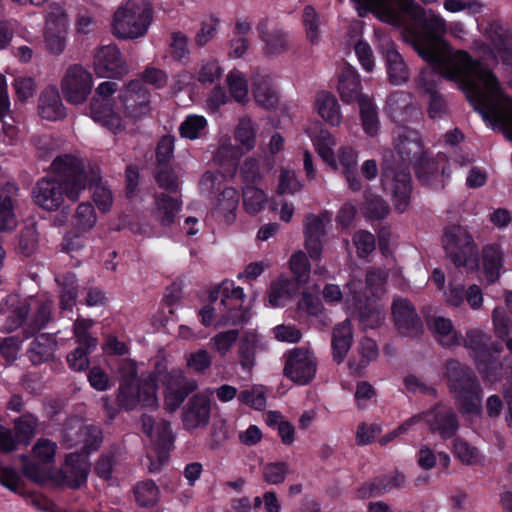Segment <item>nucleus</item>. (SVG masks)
Here are the masks:
<instances>
[{"mask_svg": "<svg viewBox=\"0 0 512 512\" xmlns=\"http://www.w3.org/2000/svg\"><path fill=\"white\" fill-rule=\"evenodd\" d=\"M397 3L398 8H395L386 0L372 1L378 18L389 25L404 26V15L413 21V26L405 28L408 40L417 54L429 65L449 77H455L465 70L478 72L480 80L489 91L488 94H483L476 89L475 100L478 107L487 109V104L494 101L492 97L499 88V80L495 73L465 50H458L453 57L444 56L439 43L444 42L445 20L432 10L427 13L415 0H397Z\"/></svg>", "mask_w": 512, "mask_h": 512, "instance_id": "nucleus-1", "label": "nucleus"}, {"mask_svg": "<svg viewBox=\"0 0 512 512\" xmlns=\"http://www.w3.org/2000/svg\"><path fill=\"white\" fill-rule=\"evenodd\" d=\"M400 163L385 162L381 171V186L391 196L395 210L403 213L410 205L413 190L410 165L427 151H424L419 133L407 127L398 129L394 144Z\"/></svg>", "mask_w": 512, "mask_h": 512, "instance_id": "nucleus-2", "label": "nucleus"}, {"mask_svg": "<svg viewBox=\"0 0 512 512\" xmlns=\"http://www.w3.org/2000/svg\"><path fill=\"white\" fill-rule=\"evenodd\" d=\"M51 169L55 178L42 177L32 189L34 203L46 211H57L64 203V196L75 202L86 189L87 172L82 160L72 155L56 157Z\"/></svg>", "mask_w": 512, "mask_h": 512, "instance_id": "nucleus-3", "label": "nucleus"}, {"mask_svg": "<svg viewBox=\"0 0 512 512\" xmlns=\"http://www.w3.org/2000/svg\"><path fill=\"white\" fill-rule=\"evenodd\" d=\"M166 390L189 387L190 382H185V376L181 369L167 370L159 363L146 377H139L136 369L122 376L117 392V403L120 409L132 411L138 406L156 410L159 406L157 392L159 382Z\"/></svg>", "mask_w": 512, "mask_h": 512, "instance_id": "nucleus-4", "label": "nucleus"}, {"mask_svg": "<svg viewBox=\"0 0 512 512\" xmlns=\"http://www.w3.org/2000/svg\"><path fill=\"white\" fill-rule=\"evenodd\" d=\"M243 289L232 280L225 279L209 293V304L198 312L200 323L205 327L243 325L249 321V310L244 308Z\"/></svg>", "mask_w": 512, "mask_h": 512, "instance_id": "nucleus-5", "label": "nucleus"}, {"mask_svg": "<svg viewBox=\"0 0 512 512\" xmlns=\"http://www.w3.org/2000/svg\"><path fill=\"white\" fill-rule=\"evenodd\" d=\"M464 346L472 351L476 368L484 380L496 382L502 377L512 379V339L507 341L510 354L501 362L496 355L499 352L498 347L493 346V353L487 344V336L480 330L467 331Z\"/></svg>", "mask_w": 512, "mask_h": 512, "instance_id": "nucleus-6", "label": "nucleus"}, {"mask_svg": "<svg viewBox=\"0 0 512 512\" xmlns=\"http://www.w3.org/2000/svg\"><path fill=\"white\" fill-rule=\"evenodd\" d=\"M445 378L459 411L463 414L477 412L483 391L473 369L456 359H450L445 365Z\"/></svg>", "mask_w": 512, "mask_h": 512, "instance_id": "nucleus-7", "label": "nucleus"}, {"mask_svg": "<svg viewBox=\"0 0 512 512\" xmlns=\"http://www.w3.org/2000/svg\"><path fill=\"white\" fill-rule=\"evenodd\" d=\"M439 75L444 76L447 79L450 80H458L463 78L464 76H473L476 79V82H470L469 83V102L474 107V110L477 111L483 119H489L491 115H498L499 114V97L502 94V88L499 84V88L497 92H495V95H493V100L490 104H487V109L478 107V103L475 100L476 95V89L482 92L483 94H488V88L486 85L480 80L479 73L476 71H468L465 70L461 74L455 76V77H449L444 72L432 67L430 65V68L422 69L417 76L415 82L417 89L421 90L425 94H430L432 92H436L437 87V78H439Z\"/></svg>", "mask_w": 512, "mask_h": 512, "instance_id": "nucleus-8", "label": "nucleus"}, {"mask_svg": "<svg viewBox=\"0 0 512 512\" xmlns=\"http://www.w3.org/2000/svg\"><path fill=\"white\" fill-rule=\"evenodd\" d=\"M153 20V7L149 2L128 0L119 7L113 17V34L120 39H136L144 36Z\"/></svg>", "mask_w": 512, "mask_h": 512, "instance_id": "nucleus-9", "label": "nucleus"}, {"mask_svg": "<svg viewBox=\"0 0 512 512\" xmlns=\"http://www.w3.org/2000/svg\"><path fill=\"white\" fill-rule=\"evenodd\" d=\"M200 189L207 193L213 201V215L223 217L227 224H232L236 219V211L240 201L238 190L226 186L222 173L206 171L200 180Z\"/></svg>", "mask_w": 512, "mask_h": 512, "instance_id": "nucleus-10", "label": "nucleus"}, {"mask_svg": "<svg viewBox=\"0 0 512 512\" xmlns=\"http://www.w3.org/2000/svg\"><path fill=\"white\" fill-rule=\"evenodd\" d=\"M442 242L446 255L456 267L471 270L478 267L477 246L465 228L460 225L446 227Z\"/></svg>", "mask_w": 512, "mask_h": 512, "instance_id": "nucleus-11", "label": "nucleus"}, {"mask_svg": "<svg viewBox=\"0 0 512 512\" xmlns=\"http://www.w3.org/2000/svg\"><path fill=\"white\" fill-rule=\"evenodd\" d=\"M121 110L127 119L142 120L151 112V93L139 79L129 81L118 94Z\"/></svg>", "mask_w": 512, "mask_h": 512, "instance_id": "nucleus-12", "label": "nucleus"}, {"mask_svg": "<svg viewBox=\"0 0 512 512\" xmlns=\"http://www.w3.org/2000/svg\"><path fill=\"white\" fill-rule=\"evenodd\" d=\"M283 374L298 385L309 384L316 374L317 361L313 353L304 348H293L284 354Z\"/></svg>", "mask_w": 512, "mask_h": 512, "instance_id": "nucleus-13", "label": "nucleus"}, {"mask_svg": "<svg viewBox=\"0 0 512 512\" xmlns=\"http://www.w3.org/2000/svg\"><path fill=\"white\" fill-rule=\"evenodd\" d=\"M414 172L422 185L439 189L444 187L443 179L450 176L451 170L444 153H438L435 158H431L426 152L415 162Z\"/></svg>", "mask_w": 512, "mask_h": 512, "instance_id": "nucleus-14", "label": "nucleus"}, {"mask_svg": "<svg viewBox=\"0 0 512 512\" xmlns=\"http://www.w3.org/2000/svg\"><path fill=\"white\" fill-rule=\"evenodd\" d=\"M62 92L67 102L81 104L92 91V75L80 65L70 66L62 79Z\"/></svg>", "mask_w": 512, "mask_h": 512, "instance_id": "nucleus-15", "label": "nucleus"}, {"mask_svg": "<svg viewBox=\"0 0 512 512\" xmlns=\"http://www.w3.org/2000/svg\"><path fill=\"white\" fill-rule=\"evenodd\" d=\"M420 415L421 422L425 421L431 433L442 440L452 439L459 430V419L452 407L437 405Z\"/></svg>", "mask_w": 512, "mask_h": 512, "instance_id": "nucleus-16", "label": "nucleus"}, {"mask_svg": "<svg viewBox=\"0 0 512 512\" xmlns=\"http://www.w3.org/2000/svg\"><path fill=\"white\" fill-rule=\"evenodd\" d=\"M95 73L101 78L120 79L129 69L119 48L115 44L101 46L94 57Z\"/></svg>", "mask_w": 512, "mask_h": 512, "instance_id": "nucleus-17", "label": "nucleus"}, {"mask_svg": "<svg viewBox=\"0 0 512 512\" xmlns=\"http://www.w3.org/2000/svg\"><path fill=\"white\" fill-rule=\"evenodd\" d=\"M391 309L395 326L402 335L419 336L423 333V322L408 299H395Z\"/></svg>", "mask_w": 512, "mask_h": 512, "instance_id": "nucleus-18", "label": "nucleus"}, {"mask_svg": "<svg viewBox=\"0 0 512 512\" xmlns=\"http://www.w3.org/2000/svg\"><path fill=\"white\" fill-rule=\"evenodd\" d=\"M87 475V466L82 456L70 453L65 457L64 466L56 473H51V479L60 486L77 489L87 480Z\"/></svg>", "mask_w": 512, "mask_h": 512, "instance_id": "nucleus-19", "label": "nucleus"}, {"mask_svg": "<svg viewBox=\"0 0 512 512\" xmlns=\"http://www.w3.org/2000/svg\"><path fill=\"white\" fill-rule=\"evenodd\" d=\"M88 113L94 122L117 134L122 130V119L115 111L114 103L106 99L92 98Z\"/></svg>", "mask_w": 512, "mask_h": 512, "instance_id": "nucleus-20", "label": "nucleus"}, {"mask_svg": "<svg viewBox=\"0 0 512 512\" xmlns=\"http://www.w3.org/2000/svg\"><path fill=\"white\" fill-rule=\"evenodd\" d=\"M211 399L203 393L194 394L183 409V422L193 428L206 426L210 421Z\"/></svg>", "mask_w": 512, "mask_h": 512, "instance_id": "nucleus-21", "label": "nucleus"}, {"mask_svg": "<svg viewBox=\"0 0 512 512\" xmlns=\"http://www.w3.org/2000/svg\"><path fill=\"white\" fill-rule=\"evenodd\" d=\"M256 30L260 40L264 43V53L267 56L280 55L289 49L287 33L279 27L268 29V20L262 19Z\"/></svg>", "mask_w": 512, "mask_h": 512, "instance_id": "nucleus-22", "label": "nucleus"}, {"mask_svg": "<svg viewBox=\"0 0 512 512\" xmlns=\"http://www.w3.org/2000/svg\"><path fill=\"white\" fill-rule=\"evenodd\" d=\"M67 19L64 14H52L46 22L44 39L47 50L60 55L66 47Z\"/></svg>", "mask_w": 512, "mask_h": 512, "instance_id": "nucleus-23", "label": "nucleus"}, {"mask_svg": "<svg viewBox=\"0 0 512 512\" xmlns=\"http://www.w3.org/2000/svg\"><path fill=\"white\" fill-rule=\"evenodd\" d=\"M405 476L396 471L392 475L377 476L363 483L357 490V496L361 499L381 496L394 488H399L404 484Z\"/></svg>", "mask_w": 512, "mask_h": 512, "instance_id": "nucleus-24", "label": "nucleus"}, {"mask_svg": "<svg viewBox=\"0 0 512 512\" xmlns=\"http://www.w3.org/2000/svg\"><path fill=\"white\" fill-rule=\"evenodd\" d=\"M18 186L12 182H6L0 188V232L12 231L17 226L15 215V197Z\"/></svg>", "mask_w": 512, "mask_h": 512, "instance_id": "nucleus-25", "label": "nucleus"}, {"mask_svg": "<svg viewBox=\"0 0 512 512\" xmlns=\"http://www.w3.org/2000/svg\"><path fill=\"white\" fill-rule=\"evenodd\" d=\"M383 58L387 71L388 80L392 85H402L409 79V69L402 55L396 49L393 42L383 47Z\"/></svg>", "mask_w": 512, "mask_h": 512, "instance_id": "nucleus-26", "label": "nucleus"}, {"mask_svg": "<svg viewBox=\"0 0 512 512\" xmlns=\"http://www.w3.org/2000/svg\"><path fill=\"white\" fill-rule=\"evenodd\" d=\"M38 113L41 118L56 121L66 116L60 93L56 86H47L38 100Z\"/></svg>", "mask_w": 512, "mask_h": 512, "instance_id": "nucleus-27", "label": "nucleus"}, {"mask_svg": "<svg viewBox=\"0 0 512 512\" xmlns=\"http://www.w3.org/2000/svg\"><path fill=\"white\" fill-rule=\"evenodd\" d=\"M341 100L350 104L354 101L360 103V99L366 97L361 93V81L358 72L350 65L343 67L338 76L337 86Z\"/></svg>", "mask_w": 512, "mask_h": 512, "instance_id": "nucleus-28", "label": "nucleus"}, {"mask_svg": "<svg viewBox=\"0 0 512 512\" xmlns=\"http://www.w3.org/2000/svg\"><path fill=\"white\" fill-rule=\"evenodd\" d=\"M64 438L71 446L82 443V451L89 454L101 446L102 432L95 425L80 424L75 437L72 435V429L65 428Z\"/></svg>", "mask_w": 512, "mask_h": 512, "instance_id": "nucleus-29", "label": "nucleus"}, {"mask_svg": "<svg viewBox=\"0 0 512 512\" xmlns=\"http://www.w3.org/2000/svg\"><path fill=\"white\" fill-rule=\"evenodd\" d=\"M358 153L350 146H343L337 152V165L342 167V173L347 181L348 187L353 192H359L363 185L358 176Z\"/></svg>", "mask_w": 512, "mask_h": 512, "instance_id": "nucleus-30", "label": "nucleus"}, {"mask_svg": "<svg viewBox=\"0 0 512 512\" xmlns=\"http://www.w3.org/2000/svg\"><path fill=\"white\" fill-rule=\"evenodd\" d=\"M56 340L53 334L41 333L30 343L26 355L32 365L49 362L54 357Z\"/></svg>", "mask_w": 512, "mask_h": 512, "instance_id": "nucleus-31", "label": "nucleus"}, {"mask_svg": "<svg viewBox=\"0 0 512 512\" xmlns=\"http://www.w3.org/2000/svg\"><path fill=\"white\" fill-rule=\"evenodd\" d=\"M318 115L330 126H339L342 122L340 104L331 92H319L315 100Z\"/></svg>", "mask_w": 512, "mask_h": 512, "instance_id": "nucleus-32", "label": "nucleus"}, {"mask_svg": "<svg viewBox=\"0 0 512 512\" xmlns=\"http://www.w3.org/2000/svg\"><path fill=\"white\" fill-rule=\"evenodd\" d=\"M481 260L489 283H495L500 277L503 266V251L499 244H487L482 248Z\"/></svg>", "mask_w": 512, "mask_h": 512, "instance_id": "nucleus-33", "label": "nucleus"}, {"mask_svg": "<svg viewBox=\"0 0 512 512\" xmlns=\"http://www.w3.org/2000/svg\"><path fill=\"white\" fill-rule=\"evenodd\" d=\"M156 218L162 227H170L175 223L176 215L182 208V202L166 193L155 196Z\"/></svg>", "mask_w": 512, "mask_h": 512, "instance_id": "nucleus-34", "label": "nucleus"}, {"mask_svg": "<svg viewBox=\"0 0 512 512\" xmlns=\"http://www.w3.org/2000/svg\"><path fill=\"white\" fill-rule=\"evenodd\" d=\"M255 102L266 109L274 108L278 103V95L271 84V78L267 75L254 76L251 84Z\"/></svg>", "mask_w": 512, "mask_h": 512, "instance_id": "nucleus-35", "label": "nucleus"}, {"mask_svg": "<svg viewBox=\"0 0 512 512\" xmlns=\"http://www.w3.org/2000/svg\"><path fill=\"white\" fill-rule=\"evenodd\" d=\"M352 330L350 322L345 320L336 325L332 332V350L333 358L337 363L343 361L352 344Z\"/></svg>", "mask_w": 512, "mask_h": 512, "instance_id": "nucleus-36", "label": "nucleus"}, {"mask_svg": "<svg viewBox=\"0 0 512 512\" xmlns=\"http://www.w3.org/2000/svg\"><path fill=\"white\" fill-rule=\"evenodd\" d=\"M52 312L53 302L51 300H45L39 303L27 327L23 330L25 334L24 337H33L42 329L46 328L48 324L53 320Z\"/></svg>", "mask_w": 512, "mask_h": 512, "instance_id": "nucleus-37", "label": "nucleus"}, {"mask_svg": "<svg viewBox=\"0 0 512 512\" xmlns=\"http://www.w3.org/2000/svg\"><path fill=\"white\" fill-rule=\"evenodd\" d=\"M92 193V199L97 208L106 213L110 210L113 202L111 191L102 185L101 177L98 173L92 172L91 176L87 175V185Z\"/></svg>", "mask_w": 512, "mask_h": 512, "instance_id": "nucleus-38", "label": "nucleus"}, {"mask_svg": "<svg viewBox=\"0 0 512 512\" xmlns=\"http://www.w3.org/2000/svg\"><path fill=\"white\" fill-rule=\"evenodd\" d=\"M433 326L436 338L443 347L451 348L461 344L463 337L461 333L454 330L450 319L436 317Z\"/></svg>", "mask_w": 512, "mask_h": 512, "instance_id": "nucleus-39", "label": "nucleus"}, {"mask_svg": "<svg viewBox=\"0 0 512 512\" xmlns=\"http://www.w3.org/2000/svg\"><path fill=\"white\" fill-rule=\"evenodd\" d=\"M38 418L26 412L14 420L15 438L19 445L27 446L35 436Z\"/></svg>", "mask_w": 512, "mask_h": 512, "instance_id": "nucleus-40", "label": "nucleus"}, {"mask_svg": "<svg viewBox=\"0 0 512 512\" xmlns=\"http://www.w3.org/2000/svg\"><path fill=\"white\" fill-rule=\"evenodd\" d=\"M208 121L202 115H187L179 126V134L184 139L196 140L207 134Z\"/></svg>", "mask_w": 512, "mask_h": 512, "instance_id": "nucleus-41", "label": "nucleus"}, {"mask_svg": "<svg viewBox=\"0 0 512 512\" xmlns=\"http://www.w3.org/2000/svg\"><path fill=\"white\" fill-rule=\"evenodd\" d=\"M359 109L364 132L370 137L376 136L380 127L376 106L369 97H363L360 99Z\"/></svg>", "mask_w": 512, "mask_h": 512, "instance_id": "nucleus-42", "label": "nucleus"}, {"mask_svg": "<svg viewBox=\"0 0 512 512\" xmlns=\"http://www.w3.org/2000/svg\"><path fill=\"white\" fill-rule=\"evenodd\" d=\"M173 441L170 423L162 421L156 427V437L153 440L154 454L159 455L161 459L168 460Z\"/></svg>", "mask_w": 512, "mask_h": 512, "instance_id": "nucleus-43", "label": "nucleus"}, {"mask_svg": "<svg viewBox=\"0 0 512 512\" xmlns=\"http://www.w3.org/2000/svg\"><path fill=\"white\" fill-rule=\"evenodd\" d=\"M242 196L244 209L250 215L259 213L267 202V196L264 191L254 185L243 187Z\"/></svg>", "mask_w": 512, "mask_h": 512, "instance_id": "nucleus-44", "label": "nucleus"}, {"mask_svg": "<svg viewBox=\"0 0 512 512\" xmlns=\"http://www.w3.org/2000/svg\"><path fill=\"white\" fill-rule=\"evenodd\" d=\"M227 84L231 97L238 103L248 102V82L239 70H232L227 75Z\"/></svg>", "mask_w": 512, "mask_h": 512, "instance_id": "nucleus-45", "label": "nucleus"}, {"mask_svg": "<svg viewBox=\"0 0 512 512\" xmlns=\"http://www.w3.org/2000/svg\"><path fill=\"white\" fill-rule=\"evenodd\" d=\"M135 499L142 507H152L159 499V488L153 480L139 482L134 488Z\"/></svg>", "mask_w": 512, "mask_h": 512, "instance_id": "nucleus-46", "label": "nucleus"}, {"mask_svg": "<svg viewBox=\"0 0 512 512\" xmlns=\"http://www.w3.org/2000/svg\"><path fill=\"white\" fill-rule=\"evenodd\" d=\"M289 472V464L285 461L268 462L262 467V478L267 484L279 485Z\"/></svg>", "mask_w": 512, "mask_h": 512, "instance_id": "nucleus-47", "label": "nucleus"}, {"mask_svg": "<svg viewBox=\"0 0 512 512\" xmlns=\"http://www.w3.org/2000/svg\"><path fill=\"white\" fill-rule=\"evenodd\" d=\"M332 137L329 133L317 137L314 141V147L319 157L332 169L337 170V160L335 157Z\"/></svg>", "mask_w": 512, "mask_h": 512, "instance_id": "nucleus-48", "label": "nucleus"}, {"mask_svg": "<svg viewBox=\"0 0 512 512\" xmlns=\"http://www.w3.org/2000/svg\"><path fill=\"white\" fill-rule=\"evenodd\" d=\"M77 299V284L76 277L74 274H69L64 277L61 293H60V301L59 307L61 310H69L71 311L74 307Z\"/></svg>", "mask_w": 512, "mask_h": 512, "instance_id": "nucleus-49", "label": "nucleus"}, {"mask_svg": "<svg viewBox=\"0 0 512 512\" xmlns=\"http://www.w3.org/2000/svg\"><path fill=\"white\" fill-rule=\"evenodd\" d=\"M74 218L77 229L81 231L90 230L97 220L94 206L89 202L80 203L76 209Z\"/></svg>", "mask_w": 512, "mask_h": 512, "instance_id": "nucleus-50", "label": "nucleus"}, {"mask_svg": "<svg viewBox=\"0 0 512 512\" xmlns=\"http://www.w3.org/2000/svg\"><path fill=\"white\" fill-rule=\"evenodd\" d=\"M365 216L370 220L384 219L390 212L389 204L380 196L371 195L364 204Z\"/></svg>", "mask_w": 512, "mask_h": 512, "instance_id": "nucleus-51", "label": "nucleus"}, {"mask_svg": "<svg viewBox=\"0 0 512 512\" xmlns=\"http://www.w3.org/2000/svg\"><path fill=\"white\" fill-rule=\"evenodd\" d=\"M310 262L302 251L295 252L290 258V269L298 283H307L310 275Z\"/></svg>", "mask_w": 512, "mask_h": 512, "instance_id": "nucleus-52", "label": "nucleus"}, {"mask_svg": "<svg viewBox=\"0 0 512 512\" xmlns=\"http://www.w3.org/2000/svg\"><path fill=\"white\" fill-rule=\"evenodd\" d=\"M197 388L195 381H191L189 387H182L179 389L166 390L165 392V408L168 412L176 411L185 401L187 396Z\"/></svg>", "mask_w": 512, "mask_h": 512, "instance_id": "nucleus-53", "label": "nucleus"}, {"mask_svg": "<svg viewBox=\"0 0 512 512\" xmlns=\"http://www.w3.org/2000/svg\"><path fill=\"white\" fill-rule=\"evenodd\" d=\"M302 22L308 40L316 43L319 40V16L312 6L308 5L304 8Z\"/></svg>", "mask_w": 512, "mask_h": 512, "instance_id": "nucleus-54", "label": "nucleus"}, {"mask_svg": "<svg viewBox=\"0 0 512 512\" xmlns=\"http://www.w3.org/2000/svg\"><path fill=\"white\" fill-rule=\"evenodd\" d=\"M38 238L36 230L31 227H25L18 236V252L24 257H30L37 248Z\"/></svg>", "mask_w": 512, "mask_h": 512, "instance_id": "nucleus-55", "label": "nucleus"}, {"mask_svg": "<svg viewBox=\"0 0 512 512\" xmlns=\"http://www.w3.org/2000/svg\"><path fill=\"white\" fill-rule=\"evenodd\" d=\"M352 240L356 247L357 255L360 258L367 257L376 248L375 237L367 230H360L356 232Z\"/></svg>", "mask_w": 512, "mask_h": 512, "instance_id": "nucleus-56", "label": "nucleus"}, {"mask_svg": "<svg viewBox=\"0 0 512 512\" xmlns=\"http://www.w3.org/2000/svg\"><path fill=\"white\" fill-rule=\"evenodd\" d=\"M239 337V331L237 329H231L217 333L211 338V343L215 350L225 355L237 341Z\"/></svg>", "mask_w": 512, "mask_h": 512, "instance_id": "nucleus-57", "label": "nucleus"}, {"mask_svg": "<svg viewBox=\"0 0 512 512\" xmlns=\"http://www.w3.org/2000/svg\"><path fill=\"white\" fill-rule=\"evenodd\" d=\"M219 19L210 16L209 18L201 22V27L195 35V43L199 47L205 46L211 39H213L217 33L219 26Z\"/></svg>", "mask_w": 512, "mask_h": 512, "instance_id": "nucleus-58", "label": "nucleus"}, {"mask_svg": "<svg viewBox=\"0 0 512 512\" xmlns=\"http://www.w3.org/2000/svg\"><path fill=\"white\" fill-rule=\"evenodd\" d=\"M212 365V357L205 349L191 352L187 356V367L196 373H204Z\"/></svg>", "mask_w": 512, "mask_h": 512, "instance_id": "nucleus-59", "label": "nucleus"}, {"mask_svg": "<svg viewBox=\"0 0 512 512\" xmlns=\"http://www.w3.org/2000/svg\"><path fill=\"white\" fill-rule=\"evenodd\" d=\"M360 359L357 363L355 370L365 369L370 361L374 360L378 356L377 343L371 338H363L360 341Z\"/></svg>", "mask_w": 512, "mask_h": 512, "instance_id": "nucleus-60", "label": "nucleus"}, {"mask_svg": "<svg viewBox=\"0 0 512 512\" xmlns=\"http://www.w3.org/2000/svg\"><path fill=\"white\" fill-rule=\"evenodd\" d=\"M171 55L177 61H184L189 58L188 38L182 32H173L171 35Z\"/></svg>", "mask_w": 512, "mask_h": 512, "instance_id": "nucleus-61", "label": "nucleus"}, {"mask_svg": "<svg viewBox=\"0 0 512 512\" xmlns=\"http://www.w3.org/2000/svg\"><path fill=\"white\" fill-rule=\"evenodd\" d=\"M56 443L45 438L39 439L33 447L35 457L43 464L52 463L56 454Z\"/></svg>", "mask_w": 512, "mask_h": 512, "instance_id": "nucleus-62", "label": "nucleus"}, {"mask_svg": "<svg viewBox=\"0 0 512 512\" xmlns=\"http://www.w3.org/2000/svg\"><path fill=\"white\" fill-rule=\"evenodd\" d=\"M297 307L300 312L309 316H318L323 311L321 300L309 292L302 293L298 299Z\"/></svg>", "mask_w": 512, "mask_h": 512, "instance_id": "nucleus-63", "label": "nucleus"}, {"mask_svg": "<svg viewBox=\"0 0 512 512\" xmlns=\"http://www.w3.org/2000/svg\"><path fill=\"white\" fill-rule=\"evenodd\" d=\"M235 140L246 150L254 148L256 143V133L250 121H241L238 124L235 131Z\"/></svg>", "mask_w": 512, "mask_h": 512, "instance_id": "nucleus-64", "label": "nucleus"}]
</instances>
